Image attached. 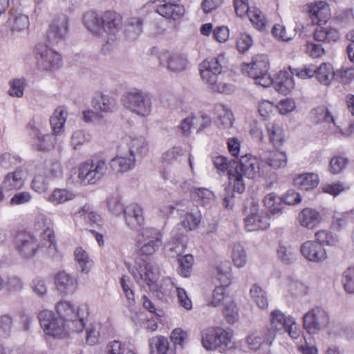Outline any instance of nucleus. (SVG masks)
<instances>
[{"instance_id":"22","label":"nucleus","mask_w":354,"mask_h":354,"mask_svg":"<svg viewBox=\"0 0 354 354\" xmlns=\"http://www.w3.org/2000/svg\"><path fill=\"white\" fill-rule=\"evenodd\" d=\"M7 26L10 28L12 37H22L28 32L29 17L21 12H11L7 21Z\"/></svg>"},{"instance_id":"13","label":"nucleus","mask_w":354,"mask_h":354,"mask_svg":"<svg viewBox=\"0 0 354 354\" xmlns=\"http://www.w3.org/2000/svg\"><path fill=\"white\" fill-rule=\"evenodd\" d=\"M122 26V16L113 10H106L102 13V37L107 36V44H112Z\"/></svg>"},{"instance_id":"23","label":"nucleus","mask_w":354,"mask_h":354,"mask_svg":"<svg viewBox=\"0 0 354 354\" xmlns=\"http://www.w3.org/2000/svg\"><path fill=\"white\" fill-rule=\"evenodd\" d=\"M39 248L36 239L28 233L18 234L16 241V248L19 255L26 259L35 256Z\"/></svg>"},{"instance_id":"6","label":"nucleus","mask_w":354,"mask_h":354,"mask_svg":"<svg viewBox=\"0 0 354 354\" xmlns=\"http://www.w3.org/2000/svg\"><path fill=\"white\" fill-rule=\"evenodd\" d=\"M137 244L142 255H152L162 245V233L156 227H144L138 232Z\"/></svg>"},{"instance_id":"43","label":"nucleus","mask_w":354,"mask_h":354,"mask_svg":"<svg viewBox=\"0 0 354 354\" xmlns=\"http://www.w3.org/2000/svg\"><path fill=\"white\" fill-rule=\"evenodd\" d=\"M150 354H174L167 337L156 335L149 339Z\"/></svg>"},{"instance_id":"52","label":"nucleus","mask_w":354,"mask_h":354,"mask_svg":"<svg viewBox=\"0 0 354 354\" xmlns=\"http://www.w3.org/2000/svg\"><path fill=\"white\" fill-rule=\"evenodd\" d=\"M277 254L281 261L286 264H290L296 259L295 248L288 243H279Z\"/></svg>"},{"instance_id":"57","label":"nucleus","mask_w":354,"mask_h":354,"mask_svg":"<svg viewBox=\"0 0 354 354\" xmlns=\"http://www.w3.org/2000/svg\"><path fill=\"white\" fill-rule=\"evenodd\" d=\"M91 135L84 130H77L73 132L71 138V145L74 149H80L84 145L89 142Z\"/></svg>"},{"instance_id":"44","label":"nucleus","mask_w":354,"mask_h":354,"mask_svg":"<svg viewBox=\"0 0 354 354\" xmlns=\"http://www.w3.org/2000/svg\"><path fill=\"white\" fill-rule=\"evenodd\" d=\"M281 286L284 291L294 297L305 295L308 292V287L307 285L299 280L290 277L286 278L282 282Z\"/></svg>"},{"instance_id":"11","label":"nucleus","mask_w":354,"mask_h":354,"mask_svg":"<svg viewBox=\"0 0 354 354\" xmlns=\"http://www.w3.org/2000/svg\"><path fill=\"white\" fill-rule=\"evenodd\" d=\"M329 322L328 315L325 310L314 307L303 316V327L309 334H317L324 329Z\"/></svg>"},{"instance_id":"50","label":"nucleus","mask_w":354,"mask_h":354,"mask_svg":"<svg viewBox=\"0 0 354 354\" xmlns=\"http://www.w3.org/2000/svg\"><path fill=\"white\" fill-rule=\"evenodd\" d=\"M250 294L253 301L261 309L268 306V299L266 292L258 284L254 283L250 290Z\"/></svg>"},{"instance_id":"46","label":"nucleus","mask_w":354,"mask_h":354,"mask_svg":"<svg viewBox=\"0 0 354 354\" xmlns=\"http://www.w3.org/2000/svg\"><path fill=\"white\" fill-rule=\"evenodd\" d=\"M315 71V77L324 85L330 84L335 77L336 73H335L333 66L329 63L324 62L319 66H316Z\"/></svg>"},{"instance_id":"64","label":"nucleus","mask_w":354,"mask_h":354,"mask_svg":"<svg viewBox=\"0 0 354 354\" xmlns=\"http://www.w3.org/2000/svg\"><path fill=\"white\" fill-rule=\"evenodd\" d=\"M342 281L344 290L348 293H354V266L348 268L343 272Z\"/></svg>"},{"instance_id":"45","label":"nucleus","mask_w":354,"mask_h":354,"mask_svg":"<svg viewBox=\"0 0 354 354\" xmlns=\"http://www.w3.org/2000/svg\"><path fill=\"white\" fill-rule=\"evenodd\" d=\"M319 183V178L315 173H305L299 175L294 179V184L303 190H310L315 188Z\"/></svg>"},{"instance_id":"3","label":"nucleus","mask_w":354,"mask_h":354,"mask_svg":"<svg viewBox=\"0 0 354 354\" xmlns=\"http://www.w3.org/2000/svg\"><path fill=\"white\" fill-rule=\"evenodd\" d=\"M122 101L126 109L140 117H148L151 113V96L138 88L126 92Z\"/></svg>"},{"instance_id":"41","label":"nucleus","mask_w":354,"mask_h":354,"mask_svg":"<svg viewBox=\"0 0 354 354\" xmlns=\"http://www.w3.org/2000/svg\"><path fill=\"white\" fill-rule=\"evenodd\" d=\"M263 162L269 167L270 175L271 174V168L277 169L284 167L287 164L286 153L281 151H270L263 157Z\"/></svg>"},{"instance_id":"1","label":"nucleus","mask_w":354,"mask_h":354,"mask_svg":"<svg viewBox=\"0 0 354 354\" xmlns=\"http://www.w3.org/2000/svg\"><path fill=\"white\" fill-rule=\"evenodd\" d=\"M214 167L220 172L227 171L229 185L225 188V194L224 196V205L226 207L230 206L233 192H230L232 188L233 192L239 194L243 193L245 189V184L241 173L239 170L238 163L234 160H228L223 156H217L213 158Z\"/></svg>"},{"instance_id":"61","label":"nucleus","mask_w":354,"mask_h":354,"mask_svg":"<svg viewBox=\"0 0 354 354\" xmlns=\"http://www.w3.org/2000/svg\"><path fill=\"white\" fill-rule=\"evenodd\" d=\"M211 71L214 73H221L222 66L218 57L207 58L200 64V71H203L205 77L208 71Z\"/></svg>"},{"instance_id":"56","label":"nucleus","mask_w":354,"mask_h":354,"mask_svg":"<svg viewBox=\"0 0 354 354\" xmlns=\"http://www.w3.org/2000/svg\"><path fill=\"white\" fill-rule=\"evenodd\" d=\"M142 32V21L138 17L131 18L127 25L126 35L130 39H136Z\"/></svg>"},{"instance_id":"15","label":"nucleus","mask_w":354,"mask_h":354,"mask_svg":"<svg viewBox=\"0 0 354 354\" xmlns=\"http://www.w3.org/2000/svg\"><path fill=\"white\" fill-rule=\"evenodd\" d=\"M29 133L34 138V145L40 151L49 150L55 143V136L52 134L44 133L42 124L35 120L31 121L28 127Z\"/></svg>"},{"instance_id":"55","label":"nucleus","mask_w":354,"mask_h":354,"mask_svg":"<svg viewBox=\"0 0 354 354\" xmlns=\"http://www.w3.org/2000/svg\"><path fill=\"white\" fill-rule=\"evenodd\" d=\"M253 26L259 30H263L267 25V20L261 10L256 7H252L248 15Z\"/></svg>"},{"instance_id":"8","label":"nucleus","mask_w":354,"mask_h":354,"mask_svg":"<svg viewBox=\"0 0 354 354\" xmlns=\"http://www.w3.org/2000/svg\"><path fill=\"white\" fill-rule=\"evenodd\" d=\"M239 170L242 176L244 175L249 178H266L270 176L269 167L263 162V158L259 160L250 154L242 156L238 164Z\"/></svg>"},{"instance_id":"12","label":"nucleus","mask_w":354,"mask_h":354,"mask_svg":"<svg viewBox=\"0 0 354 354\" xmlns=\"http://www.w3.org/2000/svg\"><path fill=\"white\" fill-rule=\"evenodd\" d=\"M35 52L37 66L39 69L53 71L61 67L62 58L58 52L44 45L38 46Z\"/></svg>"},{"instance_id":"27","label":"nucleus","mask_w":354,"mask_h":354,"mask_svg":"<svg viewBox=\"0 0 354 354\" xmlns=\"http://www.w3.org/2000/svg\"><path fill=\"white\" fill-rule=\"evenodd\" d=\"M137 160L129 153L119 151L118 153L111 160L109 165L116 174H124L133 170Z\"/></svg>"},{"instance_id":"19","label":"nucleus","mask_w":354,"mask_h":354,"mask_svg":"<svg viewBox=\"0 0 354 354\" xmlns=\"http://www.w3.org/2000/svg\"><path fill=\"white\" fill-rule=\"evenodd\" d=\"M301 255L308 261L319 263L327 259L326 249L315 241H306L300 246Z\"/></svg>"},{"instance_id":"31","label":"nucleus","mask_w":354,"mask_h":354,"mask_svg":"<svg viewBox=\"0 0 354 354\" xmlns=\"http://www.w3.org/2000/svg\"><path fill=\"white\" fill-rule=\"evenodd\" d=\"M91 104L94 109L104 113H113L118 106L117 100L114 97L102 93L94 96Z\"/></svg>"},{"instance_id":"14","label":"nucleus","mask_w":354,"mask_h":354,"mask_svg":"<svg viewBox=\"0 0 354 354\" xmlns=\"http://www.w3.org/2000/svg\"><path fill=\"white\" fill-rule=\"evenodd\" d=\"M132 274L138 282L143 281L151 290H156L159 271L158 268L153 263L142 262V264H140L132 270Z\"/></svg>"},{"instance_id":"21","label":"nucleus","mask_w":354,"mask_h":354,"mask_svg":"<svg viewBox=\"0 0 354 354\" xmlns=\"http://www.w3.org/2000/svg\"><path fill=\"white\" fill-rule=\"evenodd\" d=\"M159 60L162 65L174 72H180L187 66V59L185 55L167 50L161 51Z\"/></svg>"},{"instance_id":"37","label":"nucleus","mask_w":354,"mask_h":354,"mask_svg":"<svg viewBox=\"0 0 354 354\" xmlns=\"http://www.w3.org/2000/svg\"><path fill=\"white\" fill-rule=\"evenodd\" d=\"M213 113L217 119L219 128L227 129L232 127L234 121L231 109L223 104L214 106Z\"/></svg>"},{"instance_id":"42","label":"nucleus","mask_w":354,"mask_h":354,"mask_svg":"<svg viewBox=\"0 0 354 354\" xmlns=\"http://www.w3.org/2000/svg\"><path fill=\"white\" fill-rule=\"evenodd\" d=\"M68 112L64 106H58L54 111L50 118V124L54 135H60L64 132Z\"/></svg>"},{"instance_id":"16","label":"nucleus","mask_w":354,"mask_h":354,"mask_svg":"<svg viewBox=\"0 0 354 354\" xmlns=\"http://www.w3.org/2000/svg\"><path fill=\"white\" fill-rule=\"evenodd\" d=\"M127 145L129 155L138 160L146 156L149 152V144L147 138L140 134L131 133L124 138Z\"/></svg>"},{"instance_id":"34","label":"nucleus","mask_w":354,"mask_h":354,"mask_svg":"<svg viewBox=\"0 0 354 354\" xmlns=\"http://www.w3.org/2000/svg\"><path fill=\"white\" fill-rule=\"evenodd\" d=\"M82 22L85 28L94 36L102 37V15L100 16L94 11L84 13Z\"/></svg>"},{"instance_id":"49","label":"nucleus","mask_w":354,"mask_h":354,"mask_svg":"<svg viewBox=\"0 0 354 354\" xmlns=\"http://www.w3.org/2000/svg\"><path fill=\"white\" fill-rule=\"evenodd\" d=\"M105 333V328L100 322H95L91 323L86 328V342L88 344L95 345L99 342L101 334Z\"/></svg>"},{"instance_id":"32","label":"nucleus","mask_w":354,"mask_h":354,"mask_svg":"<svg viewBox=\"0 0 354 354\" xmlns=\"http://www.w3.org/2000/svg\"><path fill=\"white\" fill-rule=\"evenodd\" d=\"M294 75L290 71H279L275 80H272L275 90L283 95L288 94L295 87Z\"/></svg>"},{"instance_id":"60","label":"nucleus","mask_w":354,"mask_h":354,"mask_svg":"<svg viewBox=\"0 0 354 354\" xmlns=\"http://www.w3.org/2000/svg\"><path fill=\"white\" fill-rule=\"evenodd\" d=\"M26 87V80L24 78H16L9 82L8 94L14 97H22Z\"/></svg>"},{"instance_id":"38","label":"nucleus","mask_w":354,"mask_h":354,"mask_svg":"<svg viewBox=\"0 0 354 354\" xmlns=\"http://www.w3.org/2000/svg\"><path fill=\"white\" fill-rule=\"evenodd\" d=\"M293 317L286 315L280 310L276 309L272 310L269 317L270 328H266L268 330H272L273 334L276 335L277 333H282L284 328L288 322H291V319Z\"/></svg>"},{"instance_id":"4","label":"nucleus","mask_w":354,"mask_h":354,"mask_svg":"<svg viewBox=\"0 0 354 354\" xmlns=\"http://www.w3.org/2000/svg\"><path fill=\"white\" fill-rule=\"evenodd\" d=\"M107 206L114 214H118L122 210L118 197L109 198L107 199ZM123 212L125 223L129 228L136 230L144 224L143 210L138 204H129L123 209Z\"/></svg>"},{"instance_id":"28","label":"nucleus","mask_w":354,"mask_h":354,"mask_svg":"<svg viewBox=\"0 0 354 354\" xmlns=\"http://www.w3.org/2000/svg\"><path fill=\"white\" fill-rule=\"evenodd\" d=\"M174 0L162 4H158L156 12L167 20L177 21L185 15V8Z\"/></svg>"},{"instance_id":"54","label":"nucleus","mask_w":354,"mask_h":354,"mask_svg":"<svg viewBox=\"0 0 354 354\" xmlns=\"http://www.w3.org/2000/svg\"><path fill=\"white\" fill-rule=\"evenodd\" d=\"M231 258L236 268H243L248 261L247 253L243 246L240 244L234 245L232 249Z\"/></svg>"},{"instance_id":"63","label":"nucleus","mask_w":354,"mask_h":354,"mask_svg":"<svg viewBox=\"0 0 354 354\" xmlns=\"http://www.w3.org/2000/svg\"><path fill=\"white\" fill-rule=\"evenodd\" d=\"M348 162V158L344 156H333L329 162V171L333 174H340L346 168Z\"/></svg>"},{"instance_id":"7","label":"nucleus","mask_w":354,"mask_h":354,"mask_svg":"<svg viewBox=\"0 0 354 354\" xmlns=\"http://www.w3.org/2000/svg\"><path fill=\"white\" fill-rule=\"evenodd\" d=\"M106 162L104 160L84 162L78 167L77 180L83 185L95 184L106 174Z\"/></svg>"},{"instance_id":"26","label":"nucleus","mask_w":354,"mask_h":354,"mask_svg":"<svg viewBox=\"0 0 354 354\" xmlns=\"http://www.w3.org/2000/svg\"><path fill=\"white\" fill-rule=\"evenodd\" d=\"M68 32V20L65 17L56 19L50 24L47 31L49 44L55 45L63 41Z\"/></svg>"},{"instance_id":"62","label":"nucleus","mask_w":354,"mask_h":354,"mask_svg":"<svg viewBox=\"0 0 354 354\" xmlns=\"http://www.w3.org/2000/svg\"><path fill=\"white\" fill-rule=\"evenodd\" d=\"M189 201H183L176 203V206L171 204H163L159 207L160 216L162 218H167L171 214L173 213L174 209H176L177 211H185L187 209Z\"/></svg>"},{"instance_id":"10","label":"nucleus","mask_w":354,"mask_h":354,"mask_svg":"<svg viewBox=\"0 0 354 354\" xmlns=\"http://www.w3.org/2000/svg\"><path fill=\"white\" fill-rule=\"evenodd\" d=\"M274 339L275 335L272 330L265 328L249 333L245 337V343L250 350L259 354H272L271 346Z\"/></svg>"},{"instance_id":"53","label":"nucleus","mask_w":354,"mask_h":354,"mask_svg":"<svg viewBox=\"0 0 354 354\" xmlns=\"http://www.w3.org/2000/svg\"><path fill=\"white\" fill-rule=\"evenodd\" d=\"M315 240L321 245L335 246L339 243L338 236L326 230H318L315 234Z\"/></svg>"},{"instance_id":"48","label":"nucleus","mask_w":354,"mask_h":354,"mask_svg":"<svg viewBox=\"0 0 354 354\" xmlns=\"http://www.w3.org/2000/svg\"><path fill=\"white\" fill-rule=\"evenodd\" d=\"M191 197L197 204L206 206L209 205L214 198V193L205 188H194L191 191Z\"/></svg>"},{"instance_id":"59","label":"nucleus","mask_w":354,"mask_h":354,"mask_svg":"<svg viewBox=\"0 0 354 354\" xmlns=\"http://www.w3.org/2000/svg\"><path fill=\"white\" fill-rule=\"evenodd\" d=\"M225 286H218L215 288L212 293V299L210 304L212 306H218L221 304H225L229 301L231 298L227 294Z\"/></svg>"},{"instance_id":"18","label":"nucleus","mask_w":354,"mask_h":354,"mask_svg":"<svg viewBox=\"0 0 354 354\" xmlns=\"http://www.w3.org/2000/svg\"><path fill=\"white\" fill-rule=\"evenodd\" d=\"M310 118L312 122L317 124L325 122L329 124V127L336 133H340L342 135H349L354 129V124H351L346 132L342 131V129L336 125L333 117L330 115L327 107L324 106H319L312 109L310 112Z\"/></svg>"},{"instance_id":"5","label":"nucleus","mask_w":354,"mask_h":354,"mask_svg":"<svg viewBox=\"0 0 354 354\" xmlns=\"http://www.w3.org/2000/svg\"><path fill=\"white\" fill-rule=\"evenodd\" d=\"M243 71H246L249 77L254 80L257 85L266 88L272 84V78L268 72V59L265 55L254 56L250 64L244 66Z\"/></svg>"},{"instance_id":"9","label":"nucleus","mask_w":354,"mask_h":354,"mask_svg":"<svg viewBox=\"0 0 354 354\" xmlns=\"http://www.w3.org/2000/svg\"><path fill=\"white\" fill-rule=\"evenodd\" d=\"M40 325L46 335L61 338L66 335L69 327L63 320L56 317L52 310L44 309L37 315Z\"/></svg>"},{"instance_id":"51","label":"nucleus","mask_w":354,"mask_h":354,"mask_svg":"<svg viewBox=\"0 0 354 354\" xmlns=\"http://www.w3.org/2000/svg\"><path fill=\"white\" fill-rule=\"evenodd\" d=\"M216 278L220 286H228L231 283L232 268L228 261L221 263L216 267Z\"/></svg>"},{"instance_id":"39","label":"nucleus","mask_w":354,"mask_h":354,"mask_svg":"<svg viewBox=\"0 0 354 354\" xmlns=\"http://www.w3.org/2000/svg\"><path fill=\"white\" fill-rule=\"evenodd\" d=\"M73 255L77 270L82 274H88L93 266L88 253L82 247H77L74 250Z\"/></svg>"},{"instance_id":"25","label":"nucleus","mask_w":354,"mask_h":354,"mask_svg":"<svg viewBox=\"0 0 354 354\" xmlns=\"http://www.w3.org/2000/svg\"><path fill=\"white\" fill-rule=\"evenodd\" d=\"M55 286L57 290L64 295H73L77 289V279L66 271H60L55 276Z\"/></svg>"},{"instance_id":"35","label":"nucleus","mask_w":354,"mask_h":354,"mask_svg":"<svg viewBox=\"0 0 354 354\" xmlns=\"http://www.w3.org/2000/svg\"><path fill=\"white\" fill-rule=\"evenodd\" d=\"M263 203L268 211L269 217H278L283 213V199L274 192L267 194L263 199Z\"/></svg>"},{"instance_id":"33","label":"nucleus","mask_w":354,"mask_h":354,"mask_svg":"<svg viewBox=\"0 0 354 354\" xmlns=\"http://www.w3.org/2000/svg\"><path fill=\"white\" fill-rule=\"evenodd\" d=\"M270 142L275 148L281 147L285 142L283 125L278 121L269 122L266 124Z\"/></svg>"},{"instance_id":"30","label":"nucleus","mask_w":354,"mask_h":354,"mask_svg":"<svg viewBox=\"0 0 354 354\" xmlns=\"http://www.w3.org/2000/svg\"><path fill=\"white\" fill-rule=\"evenodd\" d=\"M297 221L302 227L313 230L321 223L322 218L316 209L306 207L299 212Z\"/></svg>"},{"instance_id":"17","label":"nucleus","mask_w":354,"mask_h":354,"mask_svg":"<svg viewBox=\"0 0 354 354\" xmlns=\"http://www.w3.org/2000/svg\"><path fill=\"white\" fill-rule=\"evenodd\" d=\"M306 11L313 24H326L330 17L329 4L324 1H316L306 5Z\"/></svg>"},{"instance_id":"20","label":"nucleus","mask_w":354,"mask_h":354,"mask_svg":"<svg viewBox=\"0 0 354 354\" xmlns=\"http://www.w3.org/2000/svg\"><path fill=\"white\" fill-rule=\"evenodd\" d=\"M58 317L66 324L77 323L81 328L84 326L83 318L80 317L79 311L69 301L63 300L57 302L55 306Z\"/></svg>"},{"instance_id":"47","label":"nucleus","mask_w":354,"mask_h":354,"mask_svg":"<svg viewBox=\"0 0 354 354\" xmlns=\"http://www.w3.org/2000/svg\"><path fill=\"white\" fill-rule=\"evenodd\" d=\"M313 37L318 41L335 42L340 38V33L338 30L332 27H321L315 30Z\"/></svg>"},{"instance_id":"29","label":"nucleus","mask_w":354,"mask_h":354,"mask_svg":"<svg viewBox=\"0 0 354 354\" xmlns=\"http://www.w3.org/2000/svg\"><path fill=\"white\" fill-rule=\"evenodd\" d=\"M245 225L249 232L266 230L270 225V218L267 213L259 212L254 208L245 218Z\"/></svg>"},{"instance_id":"24","label":"nucleus","mask_w":354,"mask_h":354,"mask_svg":"<svg viewBox=\"0 0 354 354\" xmlns=\"http://www.w3.org/2000/svg\"><path fill=\"white\" fill-rule=\"evenodd\" d=\"M174 288L176 290L178 302L180 306L187 310H191L192 308V302L188 297L187 292L185 289L176 286L171 278H165L160 286V292L167 296L171 294Z\"/></svg>"},{"instance_id":"2","label":"nucleus","mask_w":354,"mask_h":354,"mask_svg":"<svg viewBox=\"0 0 354 354\" xmlns=\"http://www.w3.org/2000/svg\"><path fill=\"white\" fill-rule=\"evenodd\" d=\"M201 341L203 347L207 351L225 353L236 348L233 331L221 326L203 329L201 332Z\"/></svg>"},{"instance_id":"58","label":"nucleus","mask_w":354,"mask_h":354,"mask_svg":"<svg viewBox=\"0 0 354 354\" xmlns=\"http://www.w3.org/2000/svg\"><path fill=\"white\" fill-rule=\"evenodd\" d=\"M44 174L51 181L62 177V167L60 162L55 160H49L46 162Z\"/></svg>"},{"instance_id":"36","label":"nucleus","mask_w":354,"mask_h":354,"mask_svg":"<svg viewBox=\"0 0 354 354\" xmlns=\"http://www.w3.org/2000/svg\"><path fill=\"white\" fill-rule=\"evenodd\" d=\"M25 178L22 170L17 169L8 173L1 183V189L5 192L17 191L22 188Z\"/></svg>"},{"instance_id":"40","label":"nucleus","mask_w":354,"mask_h":354,"mask_svg":"<svg viewBox=\"0 0 354 354\" xmlns=\"http://www.w3.org/2000/svg\"><path fill=\"white\" fill-rule=\"evenodd\" d=\"M75 196V194L71 189L55 188L45 197V199L53 205H58L73 200Z\"/></svg>"}]
</instances>
